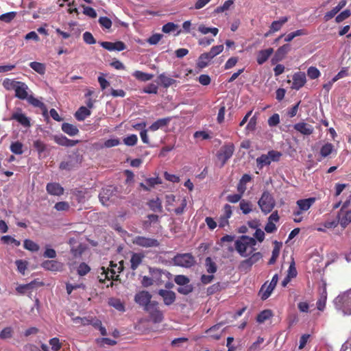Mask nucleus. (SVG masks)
<instances>
[{"mask_svg":"<svg viewBox=\"0 0 351 351\" xmlns=\"http://www.w3.org/2000/svg\"><path fill=\"white\" fill-rule=\"evenodd\" d=\"M256 240L247 236L243 235L234 242L235 250L242 257H247L256 250Z\"/></svg>","mask_w":351,"mask_h":351,"instance_id":"nucleus-1","label":"nucleus"},{"mask_svg":"<svg viewBox=\"0 0 351 351\" xmlns=\"http://www.w3.org/2000/svg\"><path fill=\"white\" fill-rule=\"evenodd\" d=\"M3 85L7 90H14L15 96L20 99L24 100L27 98L29 95V88L24 82L11 79H5L3 80Z\"/></svg>","mask_w":351,"mask_h":351,"instance_id":"nucleus-2","label":"nucleus"},{"mask_svg":"<svg viewBox=\"0 0 351 351\" xmlns=\"http://www.w3.org/2000/svg\"><path fill=\"white\" fill-rule=\"evenodd\" d=\"M333 303L335 308L343 315H351V289L337 296Z\"/></svg>","mask_w":351,"mask_h":351,"instance_id":"nucleus-3","label":"nucleus"},{"mask_svg":"<svg viewBox=\"0 0 351 351\" xmlns=\"http://www.w3.org/2000/svg\"><path fill=\"white\" fill-rule=\"evenodd\" d=\"M118 191L113 186H108L103 188L99 195L100 202L104 205L108 206L110 204L116 202L118 197Z\"/></svg>","mask_w":351,"mask_h":351,"instance_id":"nucleus-4","label":"nucleus"},{"mask_svg":"<svg viewBox=\"0 0 351 351\" xmlns=\"http://www.w3.org/2000/svg\"><path fill=\"white\" fill-rule=\"evenodd\" d=\"M261 211L266 214L269 213L275 206V200L268 191H264L258 201Z\"/></svg>","mask_w":351,"mask_h":351,"instance_id":"nucleus-5","label":"nucleus"},{"mask_svg":"<svg viewBox=\"0 0 351 351\" xmlns=\"http://www.w3.org/2000/svg\"><path fill=\"white\" fill-rule=\"evenodd\" d=\"M281 155L280 152L274 150L268 152L267 154H262L256 158L257 167L262 169L264 166L269 165L272 161L279 160Z\"/></svg>","mask_w":351,"mask_h":351,"instance_id":"nucleus-6","label":"nucleus"},{"mask_svg":"<svg viewBox=\"0 0 351 351\" xmlns=\"http://www.w3.org/2000/svg\"><path fill=\"white\" fill-rule=\"evenodd\" d=\"M173 261L175 265L186 268L191 267L195 263L194 256L189 253L178 254L174 256Z\"/></svg>","mask_w":351,"mask_h":351,"instance_id":"nucleus-7","label":"nucleus"},{"mask_svg":"<svg viewBox=\"0 0 351 351\" xmlns=\"http://www.w3.org/2000/svg\"><path fill=\"white\" fill-rule=\"evenodd\" d=\"M149 315L150 319L154 323H160L164 319L162 312L158 308V303L156 301H152L145 309Z\"/></svg>","mask_w":351,"mask_h":351,"instance_id":"nucleus-8","label":"nucleus"},{"mask_svg":"<svg viewBox=\"0 0 351 351\" xmlns=\"http://www.w3.org/2000/svg\"><path fill=\"white\" fill-rule=\"evenodd\" d=\"M149 272L151 273L152 278L148 276H143L141 284L145 287H148L154 285V282L156 284H159V277L162 276V274H165V273L159 269L156 268H150Z\"/></svg>","mask_w":351,"mask_h":351,"instance_id":"nucleus-9","label":"nucleus"},{"mask_svg":"<svg viewBox=\"0 0 351 351\" xmlns=\"http://www.w3.org/2000/svg\"><path fill=\"white\" fill-rule=\"evenodd\" d=\"M350 205V200L346 201L342 208H341L339 213H338L337 218L339 219V222L342 227L347 226L350 223H351V210H345L346 208Z\"/></svg>","mask_w":351,"mask_h":351,"instance_id":"nucleus-10","label":"nucleus"},{"mask_svg":"<svg viewBox=\"0 0 351 351\" xmlns=\"http://www.w3.org/2000/svg\"><path fill=\"white\" fill-rule=\"evenodd\" d=\"M315 197H309L307 199H299L296 202L298 210H294L293 213V216H300L302 213L307 211L315 202Z\"/></svg>","mask_w":351,"mask_h":351,"instance_id":"nucleus-11","label":"nucleus"},{"mask_svg":"<svg viewBox=\"0 0 351 351\" xmlns=\"http://www.w3.org/2000/svg\"><path fill=\"white\" fill-rule=\"evenodd\" d=\"M234 151V146L232 143L225 145L221 148L217 156L218 160L221 162V165H223L232 157Z\"/></svg>","mask_w":351,"mask_h":351,"instance_id":"nucleus-12","label":"nucleus"},{"mask_svg":"<svg viewBox=\"0 0 351 351\" xmlns=\"http://www.w3.org/2000/svg\"><path fill=\"white\" fill-rule=\"evenodd\" d=\"M133 243L142 247H154L159 245L158 240L154 238L137 236L133 239Z\"/></svg>","mask_w":351,"mask_h":351,"instance_id":"nucleus-13","label":"nucleus"},{"mask_svg":"<svg viewBox=\"0 0 351 351\" xmlns=\"http://www.w3.org/2000/svg\"><path fill=\"white\" fill-rule=\"evenodd\" d=\"M152 295L147 291H141L136 293L134 301L138 305L143 306L144 309L152 303Z\"/></svg>","mask_w":351,"mask_h":351,"instance_id":"nucleus-14","label":"nucleus"},{"mask_svg":"<svg viewBox=\"0 0 351 351\" xmlns=\"http://www.w3.org/2000/svg\"><path fill=\"white\" fill-rule=\"evenodd\" d=\"M292 80L291 88L298 90L303 87L306 84V75L303 72H297L293 75Z\"/></svg>","mask_w":351,"mask_h":351,"instance_id":"nucleus-15","label":"nucleus"},{"mask_svg":"<svg viewBox=\"0 0 351 351\" xmlns=\"http://www.w3.org/2000/svg\"><path fill=\"white\" fill-rule=\"evenodd\" d=\"M99 44L103 48L110 51H121L124 50L126 47L125 45L121 41H117L115 43L105 41L101 42Z\"/></svg>","mask_w":351,"mask_h":351,"instance_id":"nucleus-16","label":"nucleus"},{"mask_svg":"<svg viewBox=\"0 0 351 351\" xmlns=\"http://www.w3.org/2000/svg\"><path fill=\"white\" fill-rule=\"evenodd\" d=\"M293 128L300 134L306 136L312 134L314 131L313 125L304 121L295 123L293 125Z\"/></svg>","mask_w":351,"mask_h":351,"instance_id":"nucleus-17","label":"nucleus"},{"mask_svg":"<svg viewBox=\"0 0 351 351\" xmlns=\"http://www.w3.org/2000/svg\"><path fill=\"white\" fill-rule=\"evenodd\" d=\"M291 50V46L290 45L285 44L280 47H279L277 51H276V53L274 56L271 59V63L273 64H276V62L281 61L284 59L286 54Z\"/></svg>","mask_w":351,"mask_h":351,"instance_id":"nucleus-18","label":"nucleus"},{"mask_svg":"<svg viewBox=\"0 0 351 351\" xmlns=\"http://www.w3.org/2000/svg\"><path fill=\"white\" fill-rule=\"evenodd\" d=\"M288 21V18L287 16H283L278 21H274L271 23L269 30L265 34V37H268L272 34L279 31L282 25L287 23Z\"/></svg>","mask_w":351,"mask_h":351,"instance_id":"nucleus-19","label":"nucleus"},{"mask_svg":"<svg viewBox=\"0 0 351 351\" xmlns=\"http://www.w3.org/2000/svg\"><path fill=\"white\" fill-rule=\"evenodd\" d=\"M158 294L162 297L164 304L167 306L172 304L176 300V293L172 291L160 289Z\"/></svg>","mask_w":351,"mask_h":351,"instance_id":"nucleus-20","label":"nucleus"},{"mask_svg":"<svg viewBox=\"0 0 351 351\" xmlns=\"http://www.w3.org/2000/svg\"><path fill=\"white\" fill-rule=\"evenodd\" d=\"M53 140L57 144L65 147H73L79 143L77 140L69 139L63 135H56Z\"/></svg>","mask_w":351,"mask_h":351,"instance_id":"nucleus-21","label":"nucleus"},{"mask_svg":"<svg viewBox=\"0 0 351 351\" xmlns=\"http://www.w3.org/2000/svg\"><path fill=\"white\" fill-rule=\"evenodd\" d=\"M47 193L51 195L60 196L64 193V188L56 182L48 183L46 186Z\"/></svg>","mask_w":351,"mask_h":351,"instance_id":"nucleus-22","label":"nucleus"},{"mask_svg":"<svg viewBox=\"0 0 351 351\" xmlns=\"http://www.w3.org/2000/svg\"><path fill=\"white\" fill-rule=\"evenodd\" d=\"M337 151L331 143H325L320 148L319 154L322 158H326L331 154H336Z\"/></svg>","mask_w":351,"mask_h":351,"instance_id":"nucleus-23","label":"nucleus"},{"mask_svg":"<svg viewBox=\"0 0 351 351\" xmlns=\"http://www.w3.org/2000/svg\"><path fill=\"white\" fill-rule=\"evenodd\" d=\"M327 300V291L326 285H324L319 293V297L317 301V308L319 311H323L326 306Z\"/></svg>","mask_w":351,"mask_h":351,"instance_id":"nucleus-24","label":"nucleus"},{"mask_svg":"<svg viewBox=\"0 0 351 351\" xmlns=\"http://www.w3.org/2000/svg\"><path fill=\"white\" fill-rule=\"evenodd\" d=\"M274 53L272 48H268L264 50H261L257 53L256 61L259 65L265 63L271 55Z\"/></svg>","mask_w":351,"mask_h":351,"instance_id":"nucleus-25","label":"nucleus"},{"mask_svg":"<svg viewBox=\"0 0 351 351\" xmlns=\"http://www.w3.org/2000/svg\"><path fill=\"white\" fill-rule=\"evenodd\" d=\"M171 117H166L162 119H159L155 122H154L148 128L149 130L155 132L165 126H167L169 123L171 121Z\"/></svg>","mask_w":351,"mask_h":351,"instance_id":"nucleus-26","label":"nucleus"},{"mask_svg":"<svg viewBox=\"0 0 351 351\" xmlns=\"http://www.w3.org/2000/svg\"><path fill=\"white\" fill-rule=\"evenodd\" d=\"M252 180V177L249 174H244L241 178L240 179L237 186V192L241 193L244 195L246 189H247V184L250 182Z\"/></svg>","mask_w":351,"mask_h":351,"instance_id":"nucleus-27","label":"nucleus"},{"mask_svg":"<svg viewBox=\"0 0 351 351\" xmlns=\"http://www.w3.org/2000/svg\"><path fill=\"white\" fill-rule=\"evenodd\" d=\"M346 5V1L345 0H341L337 5L333 8L330 11L326 13L324 15V20L327 21L332 19Z\"/></svg>","mask_w":351,"mask_h":351,"instance_id":"nucleus-28","label":"nucleus"},{"mask_svg":"<svg viewBox=\"0 0 351 351\" xmlns=\"http://www.w3.org/2000/svg\"><path fill=\"white\" fill-rule=\"evenodd\" d=\"M275 287L272 286L271 284H267L266 282L261 288L259 291V295L262 300L267 299L271 294L274 291Z\"/></svg>","mask_w":351,"mask_h":351,"instance_id":"nucleus-29","label":"nucleus"},{"mask_svg":"<svg viewBox=\"0 0 351 351\" xmlns=\"http://www.w3.org/2000/svg\"><path fill=\"white\" fill-rule=\"evenodd\" d=\"M12 119L18 121L23 127L30 126V121L28 117L21 112H15L12 115Z\"/></svg>","mask_w":351,"mask_h":351,"instance_id":"nucleus-30","label":"nucleus"},{"mask_svg":"<svg viewBox=\"0 0 351 351\" xmlns=\"http://www.w3.org/2000/svg\"><path fill=\"white\" fill-rule=\"evenodd\" d=\"M42 267L49 271H59L62 268V265L60 263L56 261H46L42 263Z\"/></svg>","mask_w":351,"mask_h":351,"instance_id":"nucleus-31","label":"nucleus"},{"mask_svg":"<svg viewBox=\"0 0 351 351\" xmlns=\"http://www.w3.org/2000/svg\"><path fill=\"white\" fill-rule=\"evenodd\" d=\"M61 128L64 133L70 136H74L79 133V130L77 126L69 123H62Z\"/></svg>","mask_w":351,"mask_h":351,"instance_id":"nucleus-32","label":"nucleus"},{"mask_svg":"<svg viewBox=\"0 0 351 351\" xmlns=\"http://www.w3.org/2000/svg\"><path fill=\"white\" fill-rule=\"evenodd\" d=\"M91 114L90 110L85 106H81L75 113V117L77 121H84Z\"/></svg>","mask_w":351,"mask_h":351,"instance_id":"nucleus-33","label":"nucleus"},{"mask_svg":"<svg viewBox=\"0 0 351 351\" xmlns=\"http://www.w3.org/2000/svg\"><path fill=\"white\" fill-rule=\"evenodd\" d=\"M144 255L141 253H133L130 259L131 269L136 270L141 264Z\"/></svg>","mask_w":351,"mask_h":351,"instance_id":"nucleus-34","label":"nucleus"},{"mask_svg":"<svg viewBox=\"0 0 351 351\" xmlns=\"http://www.w3.org/2000/svg\"><path fill=\"white\" fill-rule=\"evenodd\" d=\"M120 264L121 265L119 266H117L116 263H114L112 261L110 262V269H109V273L110 274V278H112V280H117L119 275L117 274L115 276V274H119L123 271V265L121 262H120Z\"/></svg>","mask_w":351,"mask_h":351,"instance_id":"nucleus-35","label":"nucleus"},{"mask_svg":"<svg viewBox=\"0 0 351 351\" xmlns=\"http://www.w3.org/2000/svg\"><path fill=\"white\" fill-rule=\"evenodd\" d=\"M223 326L222 323L217 324L210 327L207 331V334L216 339H218L221 337V328Z\"/></svg>","mask_w":351,"mask_h":351,"instance_id":"nucleus-36","label":"nucleus"},{"mask_svg":"<svg viewBox=\"0 0 351 351\" xmlns=\"http://www.w3.org/2000/svg\"><path fill=\"white\" fill-rule=\"evenodd\" d=\"M213 58L208 53H204L198 58L197 66L199 69H204L207 66Z\"/></svg>","mask_w":351,"mask_h":351,"instance_id":"nucleus-37","label":"nucleus"},{"mask_svg":"<svg viewBox=\"0 0 351 351\" xmlns=\"http://www.w3.org/2000/svg\"><path fill=\"white\" fill-rule=\"evenodd\" d=\"M35 282H31L30 283L25 285H21L16 288V290L20 294H25L27 292L31 293L35 287Z\"/></svg>","mask_w":351,"mask_h":351,"instance_id":"nucleus-38","label":"nucleus"},{"mask_svg":"<svg viewBox=\"0 0 351 351\" xmlns=\"http://www.w3.org/2000/svg\"><path fill=\"white\" fill-rule=\"evenodd\" d=\"M158 80L162 86L168 88L170 86L176 83V80L169 77L165 75V73H161L158 75Z\"/></svg>","mask_w":351,"mask_h":351,"instance_id":"nucleus-39","label":"nucleus"},{"mask_svg":"<svg viewBox=\"0 0 351 351\" xmlns=\"http://www.w3.org/2000/svg\"><path fill=\"white\" fill-rule=\"evenodd\" d=\"M132 75L137 80L142 82H147L152 80L154 77L152 74L144 73L141 71H136L133 73Z\"/></svg>","mask_w":351,"mask_h":351,"instance_id":"nucleus-40","label":"nucleus"},{"mask_svg":"<svg viewBox=\"0 0 351 351\" xmlns=\"http://www.w3.org/2000/svg\"><path fill=\"white\" fill-rule=\"evenodd\" d=\"M239 208L243 214L247 215L252 210V204L246 199H242L239 203Z\"/></svg>","mask_w":351,"mask_h":351,"instance_id":"nucleus-41","label":"nucleus"},{"mask_svg":"<svg viewBox=\"0 0 351 351\" xmlns=\"http://www.w3.org/2000/svg\"><path fill=\"white\" fill-rule=\"evenodd\" d=\"M148 205L152 210L154 212H161L162 211V202L161 200L156 197L150 200Z\"/></svg>","mask_w":351,"mask_h":351,"instance_id":"nucleus-42","label":"nucleus"},{"mask_svg":"<svg viewBox=\"0 0 351 351\" xmlns=\"http://www.w3.org/2000/svg\"><path fill=\"white\" fill-rule=\"evenodd\" d=\"M69 243L71 246V252L73 254V256H80L83 251L81 245H78L77 247H75V244L76 243V240L74 238H71L69 240Z\"/></svg>","mask_w":351,"mask_h":351,"instance_id":"nucleus-43","label":"nucleus"},{"mask_svg":"<svg viewBox=\"0 0 351 351\" xmlns=\"http://www.w3.org/2000/svg\"><path fill=\"white\" fill-rule=\"evenodd\" d=\"M29 66L36 73L40 75H43L46 71V66L43 63L38 62H32L29 63Z\"/></svg>","mask_w":351,"mask_h":351,"instance_id":"nucleus-44","label":"nucleus"},{"mask_svg":"<svg viewBox=\"0 0 351 351\" xmlns=\"http://www.w3.org/2000/svg\"><path fill=\"white\" fill-rule=\"evenodd\" d=\"M23 145L19 141L12 142L10 145V151L16 155H21L23 153Z\"/></svg>","mask_w":351,"mask_h":351,"instance_id":"nucleus-45","label":"nucleus"},{"mask_svg":"<svg viewBox=\"0 0 351 351\" xmlns=\"http://www.w3.org/2000/svg\"><path fill=\"white\" fill-rule=\"evenodd\" d=\"M205 266L208 273L213 274L217 271V265L210 257H207L205 260Z\"/></svg>","mask_w":351,"mask_h":351,"instance_id":"nucleus-46","label":"nucleus"},{"mask_svg":"<svg viewBox=\"0 0 351 351\" xmlns=\"http://www.w3.org/2000/svg\"><path fill=\"white\" fill-rule=\"evenodd\" d=\"M198 30L202 34H208V33L212 34L214 36H217L219 32V29L217 27H208L204 25H200L198 27Z\"/></svg>","mask_w":351,"mask_h":351,"instance_id":"nucleus-47","label":"nucleus"},{"mask_svg":"<svg viewBox=\"0 0 351 351\" xmlns=\"http://www.w3.org/2000/svg\"><path fill=\"white\" fill-rule=\"evenodd\" d=\"M23 247L25 249L31 252H38L40 249L37 243L29 239H25L24 241Z\"/></svg>","mask_w":351,"mask_h":351,"instance_id":"nucleus-48","label":"nucleus"},{"mask_svg":"<svg viewBox=\"0 0 351 351\" xmlns=\"http://www.w3.org/2000/svg\"><path fill=\"white\" fill-rule=\"evenodd\" d=\"M271 316L272 313L270 310H265L258 315L256 320L259 323H263L265 321L269 319Z\"/></svg>","mask_w":351,"mask_h":351,"instance_id":"nucleus-49","label":"nucleus"},{"mask_svg":"<svg viewBox=\"0 0 351 351\" xmlns=\"http://www.w3.org/2000/svg\"><path fill=\"white\" fill-rule=\"evenodd\" d=\"M123 141L128 146H134L137 143L138 137L136 134H130L124 138Z\"/></svg>","mask_w":351,"mask_h":351,"instance_id":"nucleus-50","label":"nucleus"},{"mask_svg":"<svg viewBox=\"0 0 351 351\" xmlns=\"http://www.w3.org/2000/svg\"><path fill=\"white\" fill-rule=\"evenodd\" d=\"M243 194L239 193L236 194H230L226 197V199L228 202L232 204H235L237 202L240 203V201L242 200V197Z\"/></svg>","mask_w":351,"mask_h":351,"instance_id":"nucleus-51","label":"nucleus"},{"mask_svg":"<svg viewBox=\"0 0 351 351\" xmlns=\"http://www.w3.org/2000/svg\"><path fill=\"white\" fill-rule=\"evenodd\" d=\"M178 25L172 22H169L162 26V31L165 34H169L171 32L176 31L178 29Z\"/></svg>","mask_w":351,"mask_h":351,"instance_id":"nucleus-52","label":"nucleus"},{"mask_svg":"<svg viewBox=\"0 0 351 351\" xmlns=\"http://www.w3.org/2000/svg\"><path fill=\"white\" fill-rule=\"evenodd\" d=\"M16 12H10L0 15V21H3L5 23H10L12 21L16 16Z\"/></svg>","mask_w":351,"mask_h":351,"instance_id":"nucleus-53","label":"nucleus"},{"mask_svg":"<svg viewBox=\"0 0 351 351\" xmlns=\"http://www.w3.org/2000/svg\"><path fill=\"white\" fill-rule=\"evenodd\" d=\"M261 258H262L261 253L256 252V253H253L252 255L249 258L245 260V263L248 265H252L256 263V262H258Z\"/></svg>","mask_w":351,"mask_h":351,"instance_id":"nucleus-54","label":"nucleus"},{"mask_svg":"<svg viewBox=\"0 0 351 351\" xmlns=\"http://www.w3.org/2000/svg\"><path fill=\"white\" fill-rule=\"evenodd\" d=\"M84 287L85 286L82 283H66V292L69 295H70L73 290H75L77 289H84Z\"/></svg>","mask_w":351,"mask_h":351,"instance_id":"nucleus-55","label":"nucleus"},{"mask_svg":"<svg viewBox=\"0 0 351 351\" xmlns=\"http://www.w3.org/2000/svg\"><path fill=\"white\" fill-rule=\"evenodd\" d=\"M233 3H234L233 0L226 1L222 5L217 7L215 9V12L216 13L223 12L229 10V8L233 4Z\"/></svg>","mask_w":351,"mask_h":351,"instance_id":"nucleus-56","label":"nucleus"},{"mask_svg":"<svg viewBox=\"0 0 351 351\" xmlns=\"http://www.w3.org/2000/svg\"><path fill=\"white\" fill-rule=\"evenodd\" d=\"M101 271L100 275L99 276V281L101 282H104L105 280H110V274L109 273V269H106L104 267H101L100 268Z\"/></svg>","mask_w":351,"mask_h":351,"instance_id":"nucleus-57","label":"nucleus"},{"mask_svg":"<svg viewBox=\"0 0 351 351\" xmlns=\"http://www.w3.org/2000/svg\"><path fill=\"white\" fill-rule=\"evenodd\" d=\"M307 75L311 79L315 80L319 77L320 72L316 67L310 66L307 70Z\"/></svg>","mask_w":351,"mask_h":351,"instance_id":"nucleus-58","label":"nucleus"},{"mask_svg":"<svg viewBox=\"0 0 351 351\" xmlns=\"http://www.w3.org/2000/svg\"><path fill=\"white\" fill-rule=\"evenodd\" d=\"M223 50V45H219L213 47L210 51L208 52V53L210 55V56L213 58L220 53H221Z\"/></svg>","mask_w":351,"mask_h":351,"instance_id":"nucleus-59","label":"nucleus"},{"mask_svg":"<svg viewBox=\"0 0 351 351\" xmlns=\"http://www.w3.org/2000/svg\"><path fill=\"white\" fill-rule=\"evenodd\" d=\"M175 282L178 285H186L189 283V278L184 275H178L174 278Z\"/></svg>","mask_w":351,"mask_h":351,"instance_id":"nucleus-60","label":"nucleus"},{"mask_svg":"<svg viewBox=\"0 0 351 351\" xmlns=\"http://www.w3.org/2000/svg\"><path fill=\"white\" fill-rule=\"evenodd\" d=\"M13 330L11 327H6L0 332V338L6 339L11 338L12 336Z\"/></svg>","mask_w":351,"mask_h":351,"instance_id":"nucleus-61","label":"nucleus"},{"mask_svg":"<svg viewBox=\"0 0 351 351\" xmlns=\"http://www.w3.org/2000/svg\"><path fill=\"white\" fill-rule=\"evenodd\" d=\"M90 267L87 264L82 263L79 265L77 268V274L82 276H85L90 271Z\"/></svg>","mask_w":351,"mask_h":351,"instance_id":"nucleus-62","label":"nucleus"},{"mask_svg":"<svg viewBox=\"0 0 351 351\" xmlns=\"http://www.w3.org/2000/svg\"><path fill=\"white\" fill-rule=\"evenodd\" d=\"M34 147L37 150L39 154L44 152L46 149V145L40 140L34 141Z\"/></svg>","mask_w":351,"mask_h":351,"instance_id":"nucleus-63","label":"nucleus"},{"mask_svg":"<svg viewBox=\"0 0 351 351\" xmlns=\"http://www.w3.org/2000/svg\"><path fill=\"white\" fill-rule=\"evenodd\" d=\"M162 36L160 34H154L147 40V42L152 45H156L162 39Z\"/></svg>","mask_w":351,"mask_h":351,"instance_id":"nucleus-64","label":"nucleus"}]
</instances>
